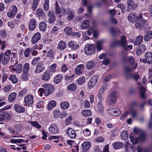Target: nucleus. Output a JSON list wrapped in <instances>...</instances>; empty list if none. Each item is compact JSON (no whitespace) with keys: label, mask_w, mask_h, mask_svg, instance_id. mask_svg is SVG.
Segmentation results:
<instances>
[{"label":"nucleus","mask_w":152,"mask_h":152,"mask_svg":"<svg viewBox=\"0 0 152 152\" xmlns=\"http://www.w3.org/2000/svg\"><path fill=\"white\" fill-rule=\"evenodd\" d=\"M118 98V94L115 91H112L108 95L106 99V101L110 105H114Z\"/></svg>","instance_id":"obj_1"},{"label":"nucleus","mask_w":152,"mask_h":152,"mask_svg":"<svg viewBox=\"0 0 152 152\" xmlns=\"http://www.w3.org/2000/svg\"><path fill=\"white\" fill-rule=\"evenodd\" d=\"M95 46L93 44H87L84 47L85 53L87 55H91L95 52Z\"/></svg>","instance_id":"obj_2"},{"label":"nucleus","mask_w":152,"mask_h":152,"mask_svg":"<svg viewBox=\"0 0 152 152\" xmlns=\"http://www.w3.org/2000/svg\"><path fill=\"white\" fill-rule=\"evenodd\" d=\"M42 86L45 88V96H48L53 91L54 88L50 84L44 83Z\"/></svg>","instance_id":"obj_3"},{"label":"nucleus","mask_w":152,"mask_h":152,"mask_svg":"<svg viewBox=\"0 0 152 152\" xmlns=\"http://www.w3.org/2000/svg\"><path fill=\"white\" fill-rule=\"evenodd\" d=\"M34 97L31 94L26 96L24 98V105L29 106L31 105L33 103Z\"/></svg>","instance_id":"obj_4"},{"label":"nucleus","mask_w":152,"mask_h":152,"mask_svg":"<svg viewBox=\"0 0 152 152\" xmlns=\"http://www.w3.org/2000/svg\"><path fill=\"white\" fill-rule=\"evenodd\" d=\"M98 78L97 75H94L91 78L88 83V87L90 89L92 88L96 84Z\"/></svg>","instance_id":"obj_5"},{"label":"nucleus","mask_w":152,"mask_h":152,"mask_svg":"<svg viewBox=\"0 0 152 152\" xmlns=\"http://www.w3.org/2000/svg\"><path fill=\"white\" fill-rule=\"evenodd\" d=\"M18 63L16 61L15 63H13V65L10 66V68L14 72H16V73H20L21 72L22 69V66L21 64H18L17 66H15V65Z\"/></svg>","instance_id":"obj_6"},{"label":"nucleus","mask_w":152,"mask_h":152,"mask_svg":"<svg viewBox=\"0 0 152 152\" xmlns=\"http://www.w3.org/2000/svg\"><path fill=\"white\" fill-rule=\"evenodd\" d=\"M107 112L110 115L114 116L119 115L121 114V112L119 109L115 108H110Z\"/></svg>","instance_id":"obj_7"},{"label":"nucleus","mask_w":152,"mask_h":152,"mask_svg":"<svg viewBox=\"0 0 152 152\" xmlns=\"http://www.w3.org/2000/svg\"><path fill=\"white\" fill-rule=\"evenodd\" d=\"M45 69V67L43 62L40 61L37 64L34 72L35 73H39L43 72Z\"/></svg>","instance_id":"obj_8"},{"label":"nucleus","mask_w":152,"mask_h":152,"mask_svg":"<svg viewBox=\"0 0 152 152\" xmlns=\"http://www.w3.org/2000/svg\"><path fill=\"white\" fill-rule=\"evenodd\" d=\"M127 7L129 9L127 10L128 12H129V9H132L133 10H136L138 6V4L135 3L133 0H127Z\"/></svg>","instance_id":"obj_9"},{"label":"nucleus","mask_w":152,"mask_h":152,"mask_svg":"<svg viewBox=\"0 0 152 152\" xmlns=\"http://www.w3.org/2000/svg\"><path fill=\"white\" fill-rule=\"evenodd\" d=\"M49 133L52 134H57L58 132V128L56 124H51L49 127Z\"/></svg>","instance_id":"obj_10"},{"label":"nucleus","mask_w":152,"mask_h":152,"mask_svg":"<svg viewBox=\"0 0 152 152\" xmlns=\"http://www.w3.org/2000/svg\"><path fill=\"white\" fill-rule=\"evenodd\" d=\"M66 133L71 139H75L76 138L77 134L75 130L72 128H68L66 130Z\"/></svg>","instance_id":"obj_11"},{"label":"nucleus","mask_w":152,"mask_h":152,"mask_svg":"<svg viewBox=\"0 0 152 152\" xmlns=\"http://www.w3.org/2000/svg\"><path fill=\"white\" fill-rule=\"evenodd\" d=\"M55 9L56 13L57 15L61 14L58 15L59 18L61 17L62 15L66 14L67 12L66 10L62 7L60 8L59 7H56L55 8Z\"/></svg>","instance_id":"obj_12"},{"label":"nucleus","mask_w":152,"mask_h":152,"mask_svg":"<svg viewBox=\"0 0 152 152\" xmlns=\"http://www.w3.org/2000/svg\"><path fill=\"white\" fill-rule=\"evenodd\" d=\"M17 11V7L13 5L11 7V9L8 11L7 15L8 17L12 18L14 17L16 14Z\"/></svg>","instance_id":"obj_13"},{"label":"nucleus","mask_w":152,"mask_h":152,"mask_svg":"<svg viewBox=\"0 0 152 152\" xmlns=\"http://www.w3.org/2000/svg\"><path fill=\"white\" fill-rule=\"evenodd\" d=\"M126 60L124 62H129L132 66H133L132 68L134 69H136L137 67V64L136 63H134V59L132 56H130L127 58H125Z\"/></svg>","instance_id":"obj_14"},{"label":"nucleus","mask_w":152,"mask_h":152,"mask_svg":"<svg viewBox=\"0 0 152 152\" xmlns=\"http://www.w3.org/2000/svg\"><path fill=\"white\" fill-rule=\"evenodd\" d=\"M106 86H102L99 90L98 94V97L100 101H102L104 98L103 93L106 90Z\"/></svg>","instance_id":"obj_15"},{"label":"nucleus","mask_w":152,"mask_h":152,"mask_svg":"<svg viewBox=\"0 0 152 152\" xmlns=\"http://www.w3.org/2000/svg\"><path fill=\"white\" fill-rule=\"evenodd\" d=\"M41 37V34L39 32L35 33L31 38V43L34 44L40 40Z\"/></svg>","instance_id":"obj_16"},{"label":"nucleus","mask_w":152,"mask_h":152,"mask_svg":"<svg viewBox=\"0 0 152 152\" xmlns=\"http://www.w3.org/2000/svg\"><path fill=\"white\" fill-rule=\"evenodd\" d=\"M11 116L9 113L5 112L3 113L0 114V121H7L10 119Z\"/></svg>","instance_id":"obj_17"},{"label":"nucleus","mask_w":152,"mask_h":152,"mask_svg":"<svg viewBox=\"0 0 152 152\" xmlns=\"http://www.w3.org/2000/svg\"><path fill=\"white\" fill-rule=\"evenodd\" d=\"M37 24L36 20L35 19L30 20L28 23V28L30 31L34 30L36 28Z\"/></svg>","instance_id":"obj_18"},{"label":"nucleus","mask_w":152,"mask_h":152,"mask_svg":"<svg viewBox=\"0 0 152 152\" xmlns=\"http://www.w3.org/2000/svg\"><path fill=\"white\" fill-rule=\"evenodd\" d=\"M48 15L49 17L48 22L50 23H53L56 20V17L54 12L50 11L48 12Z\"/></svg>","instance_id":"obj_19"},{"label":"nucleus","mask_w":152,"mask_h":152,"mask_svg":"<svg viewBox=\"0 0 152 152\" xmlns=\"http://www.w3.org/2000/svg\"><path fill=\"white\" fill-rule=\"evenodd\" d=\"M129 111V115L131 114L133 118H135L137 115V112L134 110L133 107L132 105H130L129 108L127 110Z\"/></svg>","instance_id":"obj_20"},{"label":"nucleus","mask_w":152,"mask_h":152,"mask_svg":"<svg viewBox=\"0 0 152 152\" xmlns=\"http://www.w3.org/2000/svg\"><path fill=\"white\" fill-rule=\"evenodd\" d=\"M127 45L126 40L125 36H121L119 45H121L124 49H126Z\"/></svg>","instance_id":"obj_21"},{"label":"nucleus","mask_w":152,"mask_h":152,"mask_svg":"<svg viewBox=\"0 0 152 152\" xmlns=\"http://www.w3.org/2000/svg\"><path fill=\"white\" fill-rule=\"evenodd\" d=\"M91 147V143L89 141L84 142L82 144L81 148L83 151H86Z\"/></svg>","instance_id":"obj_22"},{"label":"nucleus","mask_w":152,"mask_h":152,"mask_svg":"<svg viewBox=\"0 0 152 152\" xmlns=\"http://www.w3.org/2000/svg\"><path fill=\"white\" fill-rule=\"evenodd\" d=\"M69 48L73 50H76L79 47L78 44L74 41H71L68 43Z\"/></svg>","instance_id":"obj_23"},{"label":"nucleus","mask_w":152,"mask_h":152,"mask_svg":"<svg viewBox=\"0 0 152 152\" xmlns=\"http://www.w3.org/2000/svg\"><path fill=\"white\" fill-rule=\"evenodd\" d=\"M14 107L15 111L17 113H24L25 111V108L24 107L18 104H15Z\"/></svg>","instance_id":"obj_24"},{"label":"nucleus","mask_w":152,"mask_h":152,"mask_svg":"<svg viewBox=\"0 0 152 152\" xmlns=\"http://www.w3.org/2000/svg\"><path fill=\"white\" fill-rule=\"evenodd\" d=\"M146 22V21L143 19H142L141 21L137 20L135 24V26L137 28H142L144 26L145 23Z\"/></svg>","instance_id":"obj_25"},{"label":"nucleus","mask_w":152,"mask_h":152,"mask_svg":"<svg viewBox=\"0 0 152 152\" xmlns=\"http://www.w3.org/2000/svg\"><path fill=\"white\" fill-rule=\"evenodd\" d=\"M146 49L145 46L142 44L140 45L136 50V54L137 55H140L144 52Z\"/></svg>","instance_id":"obj_26"},{"label":"nucleus","mask_w":152,"mask_h":152,"mask_svg":"<svg viewBox=\"0 0 152 152\" xmlns=\"http://www.w3.org/2000/svg\"><path fill=\"white\" fill-rule=\"evenodd\" d=\"M113 146L115 149H120L123 148L124 146V144L120 142H115L113 144Z\"/></svg>","instance_id":"obj_27"},{"label":"nucleus","mask_w":152,"mask_h":152,"mask_svg":"<svg viewBox=\"0 0 152 152\" xmlns=\"http://www.w3.org/2000/svg\"><path fill=\"white\" fill-rule=\"evenodd\" d=\"M84 66L83 64L78 65L75 69V73L77 75H79L83 72Z\"/></svg>","instance_id":"obj_28"},{"label":"nucleus","mask_w":152,"mask_h":152,"mask_svg":"<svg viewBox=\"0 0 152 152\" xmlns=\"http://www.w3.org/2000/svg\"><path fill=\"white\" fill-rule=\"evenodd\" d=\"M104 42V40H100L96 42V46L98 51H100L102 49Z\"/></svg>","instance_id":"obj_29"},{"label":"nucleus","mask_w":152,"mask_h":152,"mask_svg":"<svg viewBox=\"0 0 152 152\" xmlns=\"http://www.w3.org/2000/svg\"><path fill=\"white\" fill-rule=\"evenodd\" d=\"M145 58L147 60V63L151 64L152 63V53L151 52L146 53L145 55Z\"/></svg>","instance_id":"obj_30"},{"label":"nucleus","mask_w":152,"mask_h":152,"mask_svg":"<svg viewBox=\"0 0 152 152\" xmlns=\"http://www.w3.org/2000/svg\"><path fill=\"white\" fill-rule=\"evenodd\" d=\"M37 15L39 19H43L45 16V14L43 12V10L41 9H39L37 10Z\"/></svg>","instance_id":"obj_31"},{"label":"nucleus","mask_w":152,"mask_h":152,"mask_svg":"<svg viewBox=\"0 0 152 152\" xmlns=\"http://www.w3.org/2000/svg\"><path fill=\"white\" fill-rule=\"evenodd\" d=\"M137 18V15L135 13L130 14L128 17V20L132 23L135 22Z\"/></svg>","instance_id":"obj_32"},{"label":"nucleus","mask_w":152,"mask_h":152,"mask_svg":"<svg viewBox=\"0 0 152 152\" xmlns=\"http://www.w3.org/2000/svg\"><path fill=\"white\" fill-rule=\"evenodd\" d=\"M95 65V61L94 60H90L87 62L86 67L88 69H91L94 67Z\"/></svg>","instance_id":"obj_33"},{"label":"nucleus","mask_w":152,"mask_h":152,"mask_svg":"<svg viewBox=\"0 0 152 152\" xmlns=\"http://www.w3.org/2000/svg\"><path fill=\"white\" fill-rule=\"evenodd\" d=\"M50 75L48 71H46L43 74L42 76V79L44 81H48L50 78Z\"/></svg>","instance_id":"obj_34"},{"label":"nucleus","mask_w":152,"mask_h":152,"mask_svg":"<svg viewBox=\"0 0 152 152\" xmlns=\"http://www.w3.org/2000/svg\"><path fill=\"white\" fill-rule=\"evenodd\" d=\"M90 25V22L88 20H86L83 21L80 28L82 29H86L88 28Z\"/></svg>","instance_id":"obj_35"},{"label":"nucleus","mask_w":152,"mask_h":152,"mask_svg":"<svg viewBox=\"0 0 152 152\" xmlns=\"http://www.w3.org/2000/svg\"><path fill=\"white\" fill-rule=\"evenodd\" d=\"M16 93L15 92L10 94L8 98L9 101L10 102H13L16 98Z\"/></svg>","instance_id":"obj_36"},{"label":"nucleus","mask_w":152,"mask_h":152,"mask_svg":"<svg viewBox=\"0 0 152 152\" xmlns=\"http://www.w3.org/2000/svg\"><path fill=\"white\" fill-rule=\"evenodd\" d=\"M82 115L85 117H87L91 116L92 115L91 112L89 110H84L81 112Z\"/></svg>","instance_id":"obj_37"},{"label":"nucleus","mask_w":152,"mask_h":152,"mask_svg":"<svg viewBox=\"0 0 152 152\" xmlns=\"http://www.w3.org/2000/svg\"><path fill=\"white\" fill-rule=\"evenodd\" d=\"M139 89L140 90V96L141 98L142 99H145V88L142 86L139 88Z\"/></svg>","instance_id":"obj_38"},{"label":"nucleus","mask_w":152,"mask_h":152,"mask_svg":"<svg viewBox=\"0 0 152 152\" xmlns=\"http://www.w3.org/2000/svg\"><path fill=\"white\" fill-rule=\"evenodd\" d=\"M143 39V37L142 36H138L136 38V40L134 42V45L137 46L139 45L142 43Z\"/></svg>","instance_id":"obj_39"},{"label":"nucleus","mask_w":152,"mask_h":152,"mask_svg":"<svg viewBox=\"0 0 152 152\" xmlns=\"http://www.w3.org/2000/svg\"><path fill=\"white\" fill-rule=\"evenodd\" d=\"M102 101H100L98 102L97 108L98 112L99 113H102L104 111L103 106L102 104Z\"/></svg>","instance_id":"obj_40"},{"label":"nucleus","mask_w":152,"mask_h":152,"mask_svg":"<svg viewBox=\"0 0 152 152\" xmlns=\"http://www.w3.org/2000/svg\"><path fill=\"white\" fill-rule=\"evenodd\" d=\"M56 105V103L54 100H52L50 101L48 105L47 108L49 110H51L52 108L55 107Z\"/></svg>","instance_id":"obj_41"},{"label":"nucleus","mask_w":152,"mask_h":152,"mask_svg":"<svg viewBox=\"0 0 152 152\" xmlns=\"http://www.w3.org/2000/svg\"><path fill=\"white\" fill-rule=\"evenodd\" d=\"M152 38V31L147 33L144 37V39L145 41H148Z\"/></svg>","instance_id":"obj_42"},{"label":"nucleus","mask_w":152,"mask_h":152,"mask_svg":"<svg viewBox=\"0 0 152 152\" xmlns=\"http://www.w3.org/2000/svg\"><path fill=\"white\" fill-rule=\"evenodd\" d=\"M69 14L67 16V19L69 20H71L74 17L75 13L73 10L68 9Z\"/></svg>","instance_id":"obj_43"},{"label":"nucleus","mask_w":152,"mask_h":152,"mask_svg":"<svg viewBox=\"0 0 152 152\" xmlns=\"http://www.w3.org/2000/svg\"><path fill=\"white\" fill-rule=\"evenodd\" d=\"M77 85L76 84L72 83L69 85L67 87V89L70 91H74L76 90Z\"/></svg>","instance_id":"obj_44"},{"label":"nucleus","mask_w":152,"mask_h":152,"mask_svg":"<svg viewBox=\"0 0 152 152\" xmlns=\"http://www.w3.org/2000/svg\"><path fill=\"white\" fill-rule=\"evenodd\" d=\"M66 44L65 42L62 40L60 41L58 44V48L60 50H63L66 48Z\"/></svg>","instance_id":"obj_45"},{"label":"nucleus","mask_w":152,"mask_h":152,"mask_svg":"<svg viewBox=\"0 0 152 152\" xmlns=\"http://www.w3.org/2000/svg\"><path fill=\"white\" fill-rule=\"evenodd\" d=\"M62 80V77L61 75L58 74L54 79V82L56 84L59 83Z\"/></svg>","instance_id":"obj_46"},{"label":"nucleus","mask_w":152,"mask_h":152,"mask_svg":"<svg viewBox=\"0 0 152 152\" xmlns=\"http://www.w3.org/2000/svg\"><path fill=\"white\" fill-rule=\"evenodd\" d=\"M60 105L62 109H66L69 107V104L68 102H64L61 103Z\"/></svg>","instance_id":"obj_47"},{"label":"nucleus","mask_w":152,"mask_h":152,"mask_svg":"<svg viewBox=\"0 0 152 152\" xmlns=\"http://www.w3.org/2000/svg\"><path fill=\"white\" fill-rule=\"evenodd\" d=\"M129 138L132 142L134 144H137L138 142V138H134L133 134H130L129 136Z\"/></svg>","instance_id":"obj_48"},{"label":"nucleus","mask_w":152,"mask_h":152,"mask_svg":"<svg viewBox=\"0 0 152 152\" xmlns=\"http://www.w3.org/2000/svg\"><path fill=\"white\" fill-rule=\"evenodd\" d=\"M53 113L54 117L55 118H58L61 115V111L58 109H56L54 110L53 111Z\"/></svg>","instance_id":"obj_49"},{"label":"nucleus","mask_w":152,"mask_h":152,"mask_svg":"<svg viewBox=\"0 0 152 152\" xmlns=\"http://www.w3.org/2000/svg\"><path fill=\"white\" fill-rule=\"evenodd\" d=\"M40 30L42 31H44L47 28V24L45 23L41 22L39 25Z\"/></svg>","instance_id":"obj_50"},{"label":"nucleus","mask_w":152,"mask_h":152,"mask_svg":"<svg viewBox=\"0 0 152 152\" xmlns=\"http://www.w3.org/2000/svg\"><path fill=\"white\" fill-rule=\"evenodd\" d=\"M110 31L111 34L113 35L119 34L121 33V32L120 31L118 30H115L113 28H110Z\"/></svg>","instance_id":"obj_51"},{"label":"nucleus","mask_w":152,"mask_h":152,"mask_svg":"<svg viewBox=\"0 0 152 152\" xmlns=\"http://www.w3.org/2000/svg\"><path fill=\"white\" fill-rule=\"evenodd\" d=\"M28 122L33 126L37 128L38 129H40L41 128V126L36 121H29Z\"/></svg>","instance_id":"obj_52"},{"label":"nucleus","mask_w":152,"mask_h":152,"mask_svg":"<svg viewBox=\"0 0 152 152\" xmlns=\"http://www.w3.org/2000/svg\"><path fill=\"white\" fill-rule=\"evenodd\" d=\"M9 79L13 83H16L18 81V78L16 77L15 75H11L9 77Z\"/></svg>","instance_id":"obj_53"},{"label":"nucleus","mask_w":152,"mask_h":152,"mask_svg":"<svg viewBox=\"0 0 152 152\" xmlns=\"http://www.w3.org/2000/svg\"><path fill=\"white\" fill-rule=\"evenodd\" d=\"M128 134L127 131H124L121 134V138L124 140H126L128 138Z\"/></svg>","instance_id":"obj_54"},{"label":"nucleus","mask_w":152,"mask_h":152,"mask_svg":"<svg viewBox=\"0 0 152 152\" xmlns=\"http://www.w3.org/2000/svg\"><path fill=\"white\" fill-rule=\"evenodd\" d=\"M29 70V64L28 63H26L24 64L23 67V73H25L26 74H28Z\"/></svg>","instance_id":"obj_55"},{"label":"nucleus","mask_w":152,"mask_h":152,"mask_svg":"<svg viewBox=\"0 0 152 152\" xmlns=\"http://www.w3.org/2000/svg\"><path fill=\"white\" fill-rule=\"evenodd\" d=\"M32 51V49L31 48H28L26 49L24 52L25 56L26 57H29L30 55V53Z\"/></svg>","instance_id":"obj_56"},{"label":"nucleus","mask_w":152,"mask_h":152,"mask_svg":"<svg viewBox=\"0 0 152 152\" xmlns=\"http://www.w3.org/2000/svg\"><path fill=\"white\" fill-rule=\"evenodd\" d=\"M10 141L13 143H21L22 142H25V141L22 139H12Z\"/></svg>","instance_id":"obj_57"},{"label":"nucleus","mask_w":152,"mask_h":152,"mask_svg":"<svg viewBox=\"0 0 152 152\" xmlns=\"http://www.w3.org/2000/svg\"><path fill=\"white\" fill-rule=\"evenodd\" d=\"M64 31L67 35H69L72 32V28L70 27L67 26L64 28Z\"/></svg>","instance_id":"obj_58"},{"label":"nucleus","mask_w":152,"mask_h":152,"mask_svg":"<svg viewBox=\"0 0 152 152\" xmlns=\"http://www.w3.org/2000/svg\"><path fill=\"white\" fill-rule=\"evenodd\" d=\"M13 127L15 129L19 131L21 130L22 125L20 123L16 124L14 125Z\"/></svg>","instance_id":"obj_59"},{"label":"nucleus","mask_w":152,"mask_h":152,"mask_svg":"<svg viewBox=\"0 0 152 152\" xmlns=\"http://www.w3.org/2000/svg\"><path fill=\"white\" fill-rule=\"evenodd\" d=\"M40 59V57H35L32 60L31 62V64L33 65H35L39 61Z\"/></svg>","instance_id":"obj_60"},{"label":"nucleus","mask_w":152,"mask_h":152,"mask_svg":"<svg viewBox=\"0 0 152 152\" xmlns=\"http://www.w3.org/2000/svg\"><path fill=\"white\" fill-rule=\"evenodd\" d=\"M57 66V64H52L50 67V71L52 72H55L56 71Z\"/></svg>","instance_id":"obj_61"},{"label":"nucleus","mask_w":152,"mask_h":152,"mask_svg":"<svg viewBox=\"0 0 152 152\" xmlns=\"http://www.w3.org/2000/svg\"><path fill=\"white\" fill-rule=\"evenodd\" d=\"M8 130L10 132V133L15 135H17L18 134V132L17 131L14 130L13 128L11 127H9L8 128Z\"/></svg>","instance_id":"obj_62"},{"label":"nucleus","mask_w":152,"mask_h":152,"mask_svg":"<svg viewBox=\"0 0 152 152\" xmlns=\"http://www.w3.org/2000/svg\"><path fill=\"white\" fill-rule=\"evenodd\" d=\"M85 77H82L78 79L77 81V83L79 85H82L85 81Z\"/></svg>","instance_id":"obj_63"},{"label":"nucleus","mask_w":152,"mask_h":152,"mask_svg":"<svg viewBox=\"0 0 152 152\" xmlns=\"http://www.w3.org/2000/svg\"><path fill=\"white\" fill-rule=\"evenodd\" d=\"M39 0H34L33 3L32 8L34 10H35L37 7Z\"/></svg>","instance_id":"obj_64"}]
</instances>
